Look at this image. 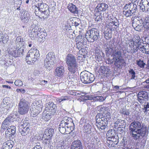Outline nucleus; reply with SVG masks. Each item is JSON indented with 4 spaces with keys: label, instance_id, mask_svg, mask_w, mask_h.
<instances>
[{
    "label": "nucleus",
    "instance_id": "26",
    "mask_svg": "<svg viewBox=\"0 0 149 149\" xmlns=\"http://www.w3.org/2000/svg\"><path fill=\"white\" fill-rule=\"evenodd\" d=\"M64 72V67L61 66L56 68L54 73L56 75L60 77L63 75Z\"/></svg>",
    "mask_w": 149,
    "mask_h": 149
},
{
    "label": "nucleus",
    "instance_id": "59",
    "mask_svg": "<svg viewBox=\"0 0 149 149\" xmlns=\"http://www.w3.org/2000/svg\"><path fill=\"white\" fill-rule=\"evenodd\" d=\"M94 98L95 101H99L100 102H101L104 100V97L102 96H97L95 97Z\"/></svg>",
    "mask_w": 149,
    "mask_h": 149
},
{
    "label": "nucleus",
    "instance_id": "21",
    "mask_svg": "<svg viewBox=\"0 0 149 149\" xmlns=\"http://www.w3.org/2000/svg\"><path fill=\"white\" fill-rule=\"evenodd\" d=\"M68 70L69 72L75 73L78 69V65L77 63L68 65Z\"/></svg>",
    "mask_w": 149,
    "mask_h": 149
},
{
    "label": "nucleus",
    "instance_id": "10",
    "mask_svg": "<svg viewBox=\"0 0 149 149\" xmlns=\"http://www.w3.org/2000/svg\"><path fill=\"white\" fill-rule=\"evenodd\" d=\"M24 49V47H20L17 49L16 48L12 47L8 51L9 54L14 57L20 56L22 55Z\"/></svg>",
    "mask_w": 149,
    "mask_h": 149
},
{
    "label": "nucleus",
    "instance_id": "25",
    "mask_svg": "<svg viewBox=\"0 0 149 149\" xmlns=\"http://www.w3.org/2000/svg\"><path fill=\"white\" fill-rule=\"evenodd\" d=\"M82 148V143L79 140H77L73 141L71 145V149Z\"/></svg>",
    "mask_w": 149,
    "mask_h": 149
},
{
    "label": "nucleus",
    "instance_id": "35",
    "mask_svg": "<svg viewBox=\"0 0 149 149\" xmlns=\"http://www.w3.org/2000/svg\"><path fill=\"white\" fill-rule=\"evenodd\" d=\"M66 126L60 123L59 126V130L60 132L62 134H65L66 133Z\"/></svg>",
    "mask_w": 149,
    "mask_h": 149
},
{
    "label": "nucleus",
    "instance_id": "58",
    "mask_svg": "<svg viewBox=\"0 0 149 149\" xmlns=\"http://www.w3.org/2000/svg\"><path fill=\"white\" fill-rule=\"evenodd\" d=\"M130 3L125 5L123 8V12L127 10H130Z\"/></svg>",
    "mask_w": 149,
    "mask_h": 149
},
{
    "label": "nucleus",
    "instance_id": "55",
    "mask_svg": "<svg viewBox=\"0 0 149 149\" xmlns=\"http://www.w3.org/2000/svg\"><path fill=\"white\" fill-rule=\"evenodd\" d=\"M49 111H47V112L49 113L51 116H53L55 115L57 111V108H54L52 109H49Z\"/></svg>",
    "mask_w": 149,
    "mask_h": 149
},
{
    "label": "nucleus",
    "instance_id": "62",
    "mask_svg": "<svg viewBox=\"0 0 149 149\" xmlns=\"http://www.w3.org/2000/svg\"><path fill=\"white\" fill-rule=\"evenodd\" d=\"M104 37L106 39H109L111 37V34L108 33L107 31H105L104 33Z\"/></svg>",
    "mask_w": 149,
    "mask_h": 149
},
{
    "label": "nucleus",
    "instance_id": "43",
    "mask_svg": "<svg viewBox=\"0 0 149 149\" xmlns=\"http://www.w3.org/2000/svg\"><path fill=\"white\" fill-rule=\"evenodd\" d=\"M123 13L124 15L127 17H131L133 14H134L130 10L123 12Z\"/></svg>",
    "mask_w": 149,
    "mask_h": 149
},
{
    "label": "nucleus",
    "instance_id": "40",
    "mask_svg": "<svg viewBox=\"0 0 149 149\" xmlns=\"http://www.w3.org/2000/svg\"><path fill=\"white\" fill-rule=\"evenodd\" d=\"M100 70L102 73L104 74H107L108 73L109 70L107 67L104 66H102L101 67Z\"/></svg>",
    "mask_w": 149,
    "mask_h": 149
},
{
    "label": "nucleus",
    "instance_id": "50",
    "mask_svg": "<svg viewBox=\"0 0 149 149\" xmlns=\"http://www.w3.org/2000/svg\"><path fill=\"white\" fill-rule=\"evenodd\" d=\"M95 15L97 16V17L95 18V21H98L101 20L102 16L101 15V13L96 11Z\"/></svg>",
    "mask_w": 149,
    "mask_h": 149
},
{
    "label": "nucleus",
    "instance_id": "17",
    "mask_svg": "<svg viewBox=\"0 0 149 149\" xmlns=\"http://www.w3.org/2000/svg\"><path fill=\"white\" fill-rule=\"evenodd\" d=\"M108 8V5L105 3H100L98 4L95 10L97 12L100 13L105 11Z\"/></svg>",
    "mask_w": 149,
    "mask_h": 149
},
{
    "label": "nucleus",
    "instance_id": "61",
    "mask_svg": "<svg viewBox=\"0 0 149 149\" xmlns=\"http://www.w3.org/2000/svg\"><path fill=\"white\" fill-rule=\"evenodd\" d=\"M15 84L16 86H21L23 85V83L21 80H17L15 81Z\"/></svg>",
    "mask_w": 149,
    "mask_h": 149
},
{
    "label": "nucleus",
    "instance_id": "49",
    "mask_svg": "<svg viewBox=\"0 0 149 149\" xmlns=\"http://www.w3.org/2000/svg\"><path fill=\"white\" fill-rule=\"evenodd\" d=\"M136 64L139 66L141 68H144L146 64L143 62V61L139 59L136 61Z\"/></svg>",
    "mask_w": 149,
    "mask_h": 149
},
{
    "label": "nucleus",
    "instance_id": "53",
    "mask_svg": "<svg viewBox=\"0 0 149 149\" xmlns=\"http://www.w3.org/2000/svg\"><path fill=\"white\" fill-rule=\"evenodd\" d=\"M108 47H110L114 49L117 46L116 43L114 42H109V44L107 45Z\"/></svg>",
    "mask_w": 149,
    "mask_h": 149
},
{
    "label": "nucleus",
    "instance_id": "34",
    "mask_svg": "<svg viewBox=\"0 0 149 149\" xmlns=\"http://www.w3.org/2000/svg\"><path fill=\"white\" fill-rule=\"evenodd\" d=\"M91 126L88 123H86L84 126V131L87 134H89L91 132Z\"/></svg>",
    "mask_w": 149,
    "mask_h": 149
},
{
    "label": "nucleus",
    "instance_id": "19",
    "mask_svg": "<svg viewBox=\"0 0 149 149\" xmlns=\"http://www.w3.org/2000/svg\"><path fill=\"white\" fill-rule=\"evenodd\" d=\"M60 123L65 125L66 127H68V126H71L70 124H73V121L70 118L65 116L62 118Z\"/></svg>",
    "mask_w": 149,
    "mask_h": 149
},
{
    "label": "nucleus",
    "instance_id": "57",
    "mask_svg": "<svg viewBox=\"0 0 149 149\" xmlns=\"http://www.w3.org/2000/svg\"><path fill=\"white\" fill-rule=\"evenodd\" d=\"M77 45V49L79 50L80 49L82 48L84 42H76Z\"/></svg>",
    "mask_w": 149,
    "mask_h": 149
},
{
    "label": "nucleus",
    "instance_id": "20",
    "mask_svg": "<svg viewBox=\"0 0 149 149\" xmlns=\"http://www.w3.org/2000/svg\"><path fill=\"white\" fill-rule=\"evenodd\" d=\"M38 38L36 40H37L38 42H43L45 40V37L47 36L46 32L43 31H40V30L39 31L38 33Z\"/></svg>",
    "mask_w": 149,
    "mask_h": 149
},
{
    "label": "nucleus",
    "instance_id": "33",
    "mask_svg": "<svg viewBox=\"0 0 149 149\" xmlns=\"http://www.w3.org/2000/svg\"><path fill=\"white\" fill-rule=\"evenodd\" d=\"M54 62L50 61H46L44 60V66L45 68L49 70L52 68V65L53 64Z\"/></svg>",
    "mask_w": 149,
    "mask_h": 149
},
{
    "label": "nucleus",
    "instance_id": "51",
    "mask_svg": "<svg viewBox=\"0 0 149 149\" xmlns=\"http://www.w3.org/2000/svg\"><path fill=\"white\" fill-rule=\"evenodd\" d=\"M120 113L124 115L129 116L130 113L129 109H123L122 110L120 111Z\"/></svg>",
    "mask_w": 149,
    "mask_h": 149
},
{
    "label": "nucleus",
    "instance_id": "6",
    "mask_svg": "<svg viewBox=\"0 0 149 149\" xmlns=\"http://www.w3.org/2000/svg\"><path fill=\"white\" fill-rule=\"evenodd\" d=\"M85 36L88 41L90 42H93L99 40L100 38V31L97 29L94 28L87 31Z\"/></svg>",
    "mask_w": 149,
    "mask_h": 149
},
{
    "label": "nucleus",
    "instance_id": "11",
    "mask_svg": "<svg viewBox=\"0 0 149 149\" xmlns=\"http://www.w3.org/2000/svg\"><path fill=\"white\" fill-rule=\"evenodd\" d=\"M39 28L36 25L33 24L31 25L29 31V36L33 39H37L38 33L39 31Z\"/></svg>",
    "mask_w": 149,
    "mask_h": 149
},
{
    "label": "nucleus",
    "instance_id": "5",
    "mask_svg": "<svg viewBox=\"0 0 149 149\" xmlns=\"http://www.w3.org/2000/svg\"><path fill=\"white\" fill-rule=\"evenodd\" d=\"M39 56V51L36 48H32L27 53L26 61L28 64L32 65L38 59Z\"/></svg>",
    "mask_w": 149,
    "mask_h": 149
},
{
    "label": "nucleus",
    "instance_id": "8",
    "mask_svg": "<svg viewBox=\"0 0 149 149\" xmlns=\"http://www.w3.org/2000/svg\"><path fill=\"white\" fill-rule=\"evenodd\" d=\"M16 116L14 113L7 116L2 122L0 128L1 132H3L9 127L11 123L13 122Z\"/></svg>",
    "mask_w": 149,
    "mask_h": 149
},
{
    "label": "nucleus",
    "instance_id": "60",
    "mask_svg": "<svg viewBox=\"0 0 149 149\" xmlns=\"http://www.w3.org/2000/svg\"><path fill=\"white\" fill-rule=\"evenodd\" d=\"M114 26L113 22H110L109 24V30H115V29H116V28L113 27V26Z\"/></svg>",
    "mask_w": 149,
    "mask_h": 149
},
{
    "label": "nucleus",
    "instance_id": "4",
    "mask_svg": "<svg viewBox=\"0 0 149 149\" xmlns=\"http://www.w3.org/2000/svg\"><path fill=\"white\" fill-rule=\"evenodd\" d=\"M35 10L36 15L39 17L40 16L44 19L47 18L50 14L49 7L42 2L38 3L35 7Z\"/></svg>",
    "mask_w": 149,
    "mask_h": 149
},
{
    "label": "nucleus",
    "instance_id": "1",
    "mask_svg": "<svg viewBox=\"0 0 149 149\" xmlns=\"http://www.w3.org/2000/svg\"><path fill=\"white\" fill-rule=\"evenodd\" d=\"M97 108L101 113H98L96 116V125L99 130H104L107 126L111 114L108 111V108L103 105L97 107Z\"/></svg>",
    "mask_w": 149,
    "mask_h": 149
},
{
    "label": "nucleus",
    "instance_id": "22",
    "mask_svg": "<svg viewBox=\"0 0 149 149\" xmlns=\"http://www.w3.org/2000/svg\"><path fill=\"white\" fill-rule=\"evenodd\" d=\"M15 42L17 49L20 47H24L25 43L23 39L21 38L20 36H18L16 38Z\"/></svg>",
    "mask_w": 149,
    "mask_h": 149
},
{
    "label": "nucleus",
    "instance_id": "46",
    "mask_svg": "<svg viewBox=\"0 0 149 149\" xmlns=\"http://www.w3.org/2000/svg\"><path fill=\"white\" fill-rule=\"evenodd\" d=\"M128 72L131 75V79H136V73L134 70L133 69H130L129 70Z\"/></svg>",
    "mask_w": 149,
    "mask_h": 149
},
{
    "label": "nucleus",
    "instance_id": "30",
    "mask_svg": "<svg viewBox=\"0 0 149 149\" xmlns=\"http://www.w3.org/2000/svg\"><path fill=\"white\" fill-rule=\"evenodd\" d=\"M29 14L28 11L25 12L23 15H22L20 17V19L24 23H27L28 21L29 18Z\"/></svg>",
    "mask_w": 149,
    "mask_h": 149
},
{
    "label": "nucleus",
    "instance_id": "54",
    "mask_svg": "<svg viewBox=\"0 0 149 149\" xmlns=\"http://www.w3.org/2000/svg\"><path fill=\"white\" fill-rule=\"evenodd\" d=\"M48 107L49 108V109H52L54 108H57L56 105L54 103L52 102H49L47 105Z\"/></svg>",
    "mask_w": 149,
    "mask_h": 149
},
{
    "label": "nucleus",
    "instance_id": "16",
    "mask_svg": "<svg viewBox=\"0 0 149 149\" xmlns=\"http://www.w3.org/2000/svg\"><path fill=\"white\" fill-rule=\"evenodd\" d=\"M65 61L67 65L77 63L75 56L71 54L67 55Z\"/></svg>",
    "mask_w": 149,
    "mask_h": 149
},
{
    "label": "nucleus",
    "instance_id": "31",
    "mask_svg": "<svg viewBox=\"0 0 149 149\" xmlns=\"http://www.w3.org/2000/svg\"><path fill=\"white\" fill-rule=\"evenodd\" d=\"M116 136V133L114 130H108L106 135V137L110 139Z\"/></svg>",
    "mask_w": 149,
    "mask_h": 149
},
{
    "label": "nucleus",
    "instance_id": "45",
    "mask_svg": "<svg viewBox=\"0 0 149 149\" xmlns=\"http://www.w3.org/2000/svg\"><path fill=\"white\" fill-rule=\"evenodd\" d=\"M146 47H145L144 46H139L137 48L143 53L147 54H149V51H146Z\"/></svg>",
    "mask_w": 149,
    "mask_h": 149
},
{
    "label": "nucleus",
    "instance_id": "38",
    "mask_svg": "<svg viewBox=\"0 0 149 149\" xmlns=\"http://www.w3.org/2000/svg\"><path fill=\"white\" fill-rule=\"evenodd\" d=\"M31 107H35V108L39 113L42 110V107L40 104H38V103L37 104L36 102L33 103L31 104Z\"/></svg>",
    "mask_w": 149,
    "mask_h": 149
},
{
    "label": "nucleus",
    "instance_id": "3",
    "mask_svg": "<svg viewBox=\"0 0 149 149\" xmlns=\"http://www.w3.org/2000/svg\"><path fill=\"white\" fill-rule=\"evenodd\" d=\"M143 127L141 122L138 121L134 120L130 124L129 127L130 133L134 140L139 139L141 136L143 137L145 136L146 130Z\"/></svg>",
    "mask_w": 149,
    "mask_h": 149
},
{
    "label": "nucleus",
    "instance_id": "36",
    "mask_svg": "<svg viewBox=\"0 0 149 149\" xmlns=\"http://www.w3.org/2000/svg\"><path fill=\"white\" fill-rule=\"evenodd\" d=\"M74 73H72L71 72H69L68 74L67 79L70 81H74L76 79V75Z\"/></svg>",
    "mask_w": 149,
    "mask_h": 149
},
{
    "label": "nucleus",
    "instance_id": "56",
    "mask_svg": "<svg viewBox=\"0 0 149 149\" xmlns=\"http://www.w3.org/2000/svg\"><path fill=\"white\" fill-rule=\"evenodd\" d=\"M68 99V97L67 96H62L60 98H58L57 99L58 103H59L61 102Z\"/></svg>",
    "mask_w": 149,
    "mask_h": 149
},
{
    "label": "nucleus",
    "instance_id": "52",
    "mask_svg": "<svg viewBox=\"0 0 149 149\" xmlns=\"http://www.w3.org/2000/svg\"><path fill=\"white\" fill-rule=\"evenodd\" d=\"M104 54L102 52L97 53L96 54L95 57L99 60H102L104 56Z\"/></svg>",
    "mask_w": 149,
    "mask_h": 149
},
{
    "label": "nucleus",
    "instance_id": "39",
    "mask_svg": "<svg viewBox=\"0 0 149 149\" xmlns=\"http://www.w3.org/2000/svg\"><path fill=\"white\" fill-rule=\"evenodd\" d=\"M144 104L143 105V109L144 111L143 112L145 114H147L148 111H149V102H144Z\"/></svg>",
    "mask_w": 149,
    "mask_h": 149
},
{
    "label": "nucleus",
    "instance_id": "23",
    "mask_svg": "<svg viewBox=\"0 0 149 149\" xmlns=\"http://www.w3.org/2000/svg\"><path fill=\"white\" fill-rule=\"evenodd\" d=\"M15 42L17 49L20 47H24L25 43L23 39L21 38L20 36H18L16 38Z\"/></svg>",
    "mask_w": 149,
    "mask_h": 149
},
{
    "label": "nucleus",
    "instance_id": "12",
    "mask_svg": "<svg viewBox=\"0 0 149 149\" xmlns=\"http://www.w3.org/2000/svg\"><path fill=\"white\" fill-rule=\"evenodd\" d=\"M30 128L27 127L26 128L19 127V130L22 136V139L23 141H27L29 139Z\"/></svg>",
    "mask_w": 149,
    "mask_h": 149
},
{
    "label": "nucleus",
    "instance_id": "15",
    "mask_svg": "<svg viewBox=\"0 0 149 149\" xmlns=\"http://www.w3.org/2000/svg\"><path fill=\"white\" fill-rule=\"evenodd\" d=\"M139 6L140 9L142 11H148L149 10V0H141Z\"/></svg>",
    "mask_w": 149,
    "mask_h": 149
},
{
    "label": "nucleus",
    "instance_id": "64",
    "mask_svg": "<svg viewBox=\"0 0 149 149\" xmlns=\"http://www.w3.org/2000/svg\"><path fill=\"white\" fill-rule=\"evenodd\" d=\"M79 53L81 55H85L86 53V51L85 49L83 48H82L79 49Z\"/></svg>",
    "mask_w": 149,
    "mask_h": 149
},
{
    "label": "nucleus",
    "instance_id": "44",
    "mask_svg": "<svg viewBox=\"0 0 149 149\" xmlns=\"http://www.w3.org/2000/svg\"><path fill=\"white\" fill-rule=\"evenodd\" d=\"M52 138H42V143L45 144L47 146H49L51 144V140Z\"/></svg>",
    "mask_w": 149,
    "mask_h": 149
},
{
    "label": "nucleus",
    "instance_id": "2",
    "mask_svg": "<svg viewBox=\"0 0 149 149\" xmlns=\"http://www.w3.org/2000/svg\"><path fill=\"white\" fill-rule=\"evenodd\" d=\"M105 52L107 54H112L113 58L110 59L108 58L107 61L109 64H111L114 63V65L116 67L119 68L121 65H123L124 63H125L124 60L123 58L122 52L120 50L118 49H114L108 47L107 45L105 48Z\"/></svg>",
    "mask_w": 149,
    "mask_h": 149
},
{
    "label": "nucleus",
    "instance_id": "27",
    "mask_svg": "<svg viewBox=\"0 0 149 149\" xmlns=\"http://www.w3.org/2000/svg\"><path fill=\"white\" fill-rule=\"evenodd\" d=\"M67 8L72 13L77 14L78 13V8L72 3H69L68 5Z\"/></svg>",
    "mask_w": 149,
    "mask_h": 149
},
{
    "label": "nucleus",
    "instance_id": "9",
    "mask_svg": "<svg viewBox=\"0 0 149 149\" xmlns=\"http://www.w3.org/2000/svg\"><path fill=\"white\" fill-rule=\"evenodd\" d=\"M29 105L28 102L24 99H22L19 103L18 112L21 115L26 114L28 111Z\"/></svg>",
    "mask_w": 149,
    "mask_h": 149
},
{
    "label": "nucleus",
    "instance_id": "47",
    "mask_svg": "<svg viewBox=\"0 0 149 149\" xmlns=\"http://www.w3.org/2000/svg\"><path fill=\"white\" fill-rule=\"evenodd\" d=\"M52 117V116L47 111L46 114H43L42 115V118L46 121H48Z\"/></svg>",
    "mask_w": 149,
    "mask_h": 149
},
{
    "label": "nucleus",
    "instance_id": "48",
    "mask_svg": "<svg viewBox=\"0 0 149 149\" xmlns=\"http://www.w3.org/2000/svg\"><path fill=\"white\" fill-rule=\"evenodd\" d=\"M84 40V37L82 35H79L76 38V42H85Z\"/></svg>",
    "mask_w": 149,
    "mask_h": 149
},
{
    "label": "nucleus",
    "instance_id": "24",
    "mask_svg": "<svg viewBox=\"0 0 149 149\" xmlns=\"http://www.w3.org/2000/svg\"><path fill=\"white\" fill-rule=\"evenodd\" d=\"M14 144L13 141L9 140L3 143L2 148L5 149H11Z\"/></svg>",
    "mask_w": 149,
    "mask_h": 149
},
{
    "label": "nucleus",
    "instance_id": "28",
    "mask_svg": "<svg viewBox=\"0 0 149 149\" xmlns=\"http://www.w3.org/2000/svg\"><path fill=\"white\" fill-rule=\"evenodd\" d=\"M140 24H143V27L148 30H149V18L146 17L144 19V21L142 19L140 20Z\"/></svg>",
    "mask_w": 149,
    "mask_h": 149
},
{
    "label": "nucleus",
    "instance_id": "32",
    "mask_svg": "<svg viewBox=\"0 0 149 149\" xmlns=\"http://www.w3.org/2000/svg\"><path fill=\"white\" fill-rule=\"evenodd\" d=\"M55 59V54L54 53L50 52L46 55V58L45 60L46 61H50L53 62Z\"/></svg>",
    "mask_w": 149,
    "mask_h": 149
},
{
    "label": "nucleus",
    "instance_id": "37",
    "mask_svg": "<svg viewBox=\"0 0 149 149\" xmlns=\"http://www.w3.org/2000/svg\"><path fill=\"white\" fill-rule=\"evenodd\" d=\"M35 107H31L30 109L31 115L32 116L34 117L38 115L40 113L37 110Z\"/></svg>",
    "mask_w": 149,
    "mask_h": 149
},
{
    "label": "nucleus",
    "instance_id": "42",
    "mask_svg": "<svg viewBox=\"0 0 149 149\" xmlns=\"http://www.w3.org/2000/svg\"><path fill=\"white\" fill-rule=\"evenodd\" d=\"M30 126V124L29 123V121L28 120H24L22 124H21L19 127L26 128L28 127V128H29Z\"/></svg>",
    "mask_w": 149,
    "mask_h": 149
},
{
    "label": "nucleus",
    "instance_id": "13",
    "mask_svg": "<svg viewBox=\"0 0 149 149\" xmlns=\"http://www.w3.org/2000/svg\"><path fill=\"white\" fill-rule=\"evenodd\" d=\"M148 93L145 91L139 92L137 95V97L139 101L141 103L143 104L148 100Z\"/></svg>",
    "mask_w": 149,
    "mask_h": 149
},
{
    "label": "nucleus",
    "instance_id": "7",
    "mask_svg": "<svg viewBox=\"0 0 149 149\" xmlns=\"http://www.w3.org/2000/svg\"><path fill=\"white\" fill-rule=\"evenodd\" d=\"M80 78L82 83L84 84H88L93 82L95 80L94 75L86 70L81 72Z\"/></svg>",
    "mask_w": 149,
    "mask_h": 149
},
{
    "label": "nucleus",
    "instance_id": "29",
    "mask_svg": "<svg viewBox=\"0 0 149 149\" xmlns=\"http://www.w3.org/2000/svg\"><path fill=\"white\" fill-rule=\"evenodd\" d=\"M22 0H15L14 7L15 10H18L20 11V13H21V10L22 9V8L21 7L22 3Z\"/></svg>",
    "mask_w": 149,
    "mask_h": 149
},
{
    "label": "nucleus",
    "instance_id": "41",
    "mask_svg": "<svg viewBox=\"0 0 149 149\" xmlns=\"http://www.w3.org/2000/svg\"><path fill=\"white\" fill-rule=\"evenodd\" d=\"M130 10L134 14L136 13L137 10V5L136 4L133 3H130Z\"/></svg>",
    "mask_w": 149,
    "mask_h": 149
},
{
    "label": "nucleus",
    "instance_id": "18",
    "mask_svg": "<svg viewBox=\"0 0 149 149\" xmlns=\"http://www.w3.org/2000/svg\"><path fill=\"white\" fill-rule=\"evenodd\" d=\"M54 133V130L52 128H48L45 131L43 135V138H52L53 134Z\"/></svg>",
    "mask_w": 149,
    "mask_h": 149
},
{
    "label": "nucleus",
    "instance_id": "14",
    "mask_svg": "<svg viewBox=\"0 0 149 149\" xmlns=\"http://www.w3.org/2000/svg\"><path fill=\"white\" fill-rule=\"evenodd\" d=\"M16 127L14 126H10L5 131V135L6 138H8L9 139H10L13 136L15 132Z\"/></svg>",
    "mask_w": 149,
    "mask_h": 149
},
{
    "label": "nucleus",
    "instance_id": "63",
    "mask_svg": "<svg viewBox=\"0 0 149 149\" xmlns=\"http://www.w3.org/2000/svg\"><path fill=\"white\" fill-rule=\"evenodd\" d=\"M80 97L83 99L86 100L91 99V97H90L88 95L84 96V95H81L80 96Z\"/></svg>",
    "mask_w": 149,
    "mask_h": 149
}]
</instances>
